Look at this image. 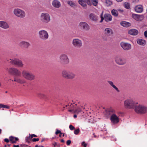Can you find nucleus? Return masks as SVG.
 Wrapping results in <instances>:
<instances>
[{"mask_svg":"<svg viewBox=\"0 0 147 147\" xmlns=\"http://www.w3.org/2000/svg\"><path fill=\"white\" fill-rule=\"evenodd\" d=\"M115 111L112 108H109L105 110L104 114L106 117H108L111 115L110 120L111 123L113 124H117L119 121V117L114 113Z\"/></svg>","mask_w":147,"mask_h":147,"instance_id":"1","label":"nucleus"},{"mask_svg":"<svg viewBox=\"0 0 147 147\" xmlns=\"http://www.w3.org/2000/svg\"><path fill=\"white\" fill-rule=\"evenodd\" d=\"M138 102L132 98L126 100L124 102L125 107L127 109H133L135 108Z\"/></svg>","mask_w":147,"mask_h":147,"instance_id":"2","label":"nucleus"},{"mask_svg":"<svg viewBox=\"0 0 147 147\" xmlns=\"http://www.w3.org/2000/svg\"><path fill=\"white\" fill-rule=\"evenodd\" d=\"M134 111L137 113L144 114L147 112V107L141 104L136 105L134 108Z\"/></svg>","mask_w":147,"mask_h":147,"instance_id":"3","label":"nucleus"},{"mask_svg":"<svg viewBox=\"0 0 147 147\" xmlns=\"http://www.w3.org/2000/svg\"><path fill=\"white\" fill-rule=\"evenodd\" d=\"M22 74L23 76L27 80L31 81L35 78V76L33 74L26 70H23Z\"/></svg>","mask_w":147,"mask_h":147,"instance_id":"4","label":"nucleus"},{"mask_svg":"<svg viewBox=\"0 0 147 147\" xmlns=\"http://www.w3.org/2000/svg\"><path fill=\"white\" fill-rule=\"evenodd\" d=\"M14 14L16 16L20 18H24L26 16V13L23 10L19 8H15L13 11Z\"/></svg>","mask_w":147,"mask_h":147,"instance_id":"5","label":"nucleus"},{"mask_svg":"<svg viewBox=\"0 0 147 147\" xmlns=\"http://www.w3.org/2000/svg\"><path fill=\"white\" fill-rule=\"evenodd\" d=\"M40 20L43 22L47 23L51 20L50 17L47 13H42L40 16Z\"/></svg>","mask_w":147,"mask_h":147,"instance_id":"6","label":"nucleus"},{"mask_svg":"<svg viewBox=\"0 0 147 147\" xmlns=\"http://www.w3.org/2000/svg\"><path fill=\"white\" fill-rule=\"evenodd\" d=\"M5 70L9 73L12 75L17 76H20L21 74V72L17 69L11 67L10 68H6Z\"/></svg>","mask_w":147,"mask_h":147,"instance_id":"7","label":"nucleus"},{"mask_svg":"<svg viewBox=\"0 0 147 147\" xmlns=\"http://www.w3.org/2000/svg\"><path fill=\"white\" fill-rule=\"evenodd\" d=\"M39 37L41 40H45L47 39L49 37L47 32L45 30H41L38 32Z\"/></svg>","mask_w":147,"mask_h":147,"instance_id":"8","label":"nucleus"},{"mask_svg":"<svg viewBox=\"0 0 147 147\" xmlns=\"http://www.w3.org/2000/svg\"><path fill=\"white\" fill-rule=\"evenodd\" d=\"M103 11H102L100 15L101 20L100 21V22H102L104 19L105 21L107 22L111 21L112 19V17L111 15L109 14L106 13L104 15V18L103 17Z\"/></svg>","mask_w":147,"mask_h":147,"instance_id":"9","label":"nucleus"},{"mask_svg":"<svg viewBox=\"0 0 147 147\" xmlns=\"http://www.w3.org/2000/svg\"><path fill=\"white\" fill-rule=\"evenodd\" d=\"M60 61L64 64H68L69 62V60L67 56L65 54H62L59 57Z\"/></svg>","mask_w":147,"mask_h":147,"instance_id":"10","label":"nucleus"},{"mask_svg":"<svg viewBox=\"0 0 147 147\" xmlns=\"http://www.w3.org/2000/svg\"><path fill=\"white\" fill-rule=\"evenodd\" d=\"M115 61L116 63L119 65H123L126 63L125 60L123 57L117 56L115 58Z\"/></svg>","mask_w":147,"mask_h":147,"instance_id":"11","label":"nucleus"},{"mask_svg":"<svg viewBox=\"0 0 147 147\" xmlns=\"http://www.w3.org/2000/svg\"><path fill=\"white\" fill-rule=\"evenodd\" d=\"M11 60L10 62L12 64L16 65L20 67H22L23 65L22 62V61L17 59H10Z\"/></svg>","mask_w":147,"mask_h":147,"instance_id":"12","label":"nucleus"},{"mask_svg":"<svg viewBox=\"0 0 147 147\" xmlns=\"http://www.w3.org/2000/svg\"><path fill=\"white\" fill-rule=\"evenodd\" d=\"M72 43L74 47L77 48H80L82 45V41L78 38L74 39Z\"/></svg>","mask_w":147,"mask_h":147,"instance_id":"13","label":"nucleus"},{"mask_svg":"<svg viewBox=\"0 0 147 147\" xmlns=\"http://www.w3.org/2000/svg\"><path fill=\"white\" fill-rule=\"evenodd\" d=\"M121 47L124 50L127 51L130 49L131 48V45L128 43L122 42L120 44Z\"/></svg>","mask_w":147,"mask_h":147,"instance_id":"14","label":"nucleus"},{"mask_svg":"<svg viewBox=\"0 0 147 147\" xmlns=\"http://www.w3.org/2000/svg\"><path fill=\"white\" fill-rule=\"evenodd\" d=\"M79 26L83 29L88 31L90 29V26L86 22H81L79 24Z\"/></svg>","mask_w":147,"mask_h":147,"instance_id":"15","label":"nucleus"},{"mask_svg":"<svg viewBox=\"0 0 147 147\" xmlns=\"http://www.w3.org/2000/svg\"><path fill=\"white\" fill-rule=\"evenodd\" d=\"M104 34L107 36H110L113 35V32L111 28H107L104 30Z\"/></svg>","mask_w":147,"mask_h":147,"instance_id":"16","label":"nucleus"},{"mask_svg":"<svg viewBox=\"0 0 147 147\" xmlns=\"http://www.w3.org/2000/svg\"><path fill=\"white\" fill-rule=\"evenodd\" d=\"M0 27L4 29H7L9 28V25L6 21H0Z\"/></svg>","mask_w":147,"mask_h":147,"instance_id":"17","label":"nucleus"},{"mask_svg":"<svg viewBox=\"0 0 147 147\" xmlns=\"http://www.w3.org/2000/svg\"><path fill=\"white\" fill-rule=\"evenodd\" d=\"M19 46L22 48H27L30 45V43L25 41L20 42L19 44Z\"/></svg>","mask_w":147,"mask_h":147,"instance_id":"18","label":"nucleus"},{"mask_svg":"<svg viewBox=\"0 0 147 147\" xmlns=\"http://www.w3.org/2000/svg\"><path fill=\"white\" fill-rule=\"evenodd\" d=\"M52 4L53 6L55 8H59L61 6L60 2L57 0H53Z\"/></svg>","mask_w":147,"mask_h":147,"instance_id":"19","label":"nucleus"},{"mask_svg":"<svg viewBox=\"0 0 147 147\" xmlns=\"http://www.w3.org/2000/svg\"><path fill=\"white\" fill-rule=\"evenodd\" d=\"M135 10L136 12L140 13L143 11V7L141 5H138L136 6L135 8Z\"/></svg>","mask_w":147,"mask_h":147,"instance_id":"20","label":"nucleus"},{"mask_svg":"<svg viewBox=\"0 0 147 147\" xmlns=\"http://www.w3.org/2000/svg\"><path fill=\"white\" fill-rule=\"evenodd\" d=\"M76 104H71L70 105H66V106H68V108L69 109V111L71 112L72 111H75V109L76 107Z\"/></svg>","mask_w":147,"mask_h":147,"instance_id":"21","label":"nucleus"},{"mask_svg":"<svg viewBox=\"0 0 147 147\" xmlns=\"http://www.w3.org/2000/svg\"><path fill=\"white\" fill-rule=\"evenodd\" d=\"M89 17L90 19L94 21L97 20L98 19L97 16L92 13L90 14Z\"/></svg>","mask_w":147,"mask_h":147,"instance_id":"22","label":"nucleus"},{"mask_svg":"<svg viewBox=\"0 0 147 147\" xmlns=\"http://www.w3.org/2000/svg\"><path fill=\"white\" fill-rule=\"evenodd\" d=\"M138 31L135 29H131L129 30L128 33L130 34L133 35H136L138 34Z\"/></svg>","mask_w":147,"mask_h":147,"instance_id":"23","label":"nucleus"},{"mask_svg":"<svg viewBox=\"0 0 147 147\" xmlns=\"http://www.w3.org/2000/svg\"><path fill=\"white\" fill-rule=\"evenodd\" d=\"M69 71L67 70H63L62 71L61 74L62 76L66 78L67 79V77H68V75L69 73Z\"/></svg>","mask_w":147,"mask_h":147,"instance_id":"24","label":"nucleus"},{"mask_svg":"<svg viewBox=\"0 0 147 147\" xmlns=\"http://www.w3.org/2000/svg\"><path fill=\"white\" fill-rule=\"evenodd\" d=\"M108 82L109 85L113 88H114L117 92H119V90L118 88L114 84L113 82L110 81H108Z\"/></svg>","mask_w":147,"mask_h":147,"instance_id":"25","label":"nucleus"},{"mask_svg":"<svg viewBox=\"0 0 147 147\" xmlns=\"http://www.w3.org/2000/svg\"><path fill=\"white\" fill-rule=\"evenodd\" d=\"M67 79H73L76 76V74L74 73L69 71Z\"/></svg>","mask_w":147,"mask_h":147,"instance_id":"26","label":"nucleus"},{"mask_svg":"<svg viewBox=\"0 0 147 147\" xmlns=\"http://www.w3.org/2000/svg\"><path fill=\"white\" fill-rule=\"evenodd\" d=\"M120 24L123 27H128L131 26V24L125 21H122L120 23Z\"/></svg>","mask_w":147,"mask_h":147,"instance_id":"27","label":"nucleus"},{"mask_svg":"<svg viewBox=\"0 0 147 147\" xmlns=\"http://www.w3.org/2000/svg\"><path fill=\"white\" fill-rule=\"evenodd\" d=\"M137 43L139 45L144 46L146 43V41L142 39H138L137 40Z\"/></svg>","mask_w":147,"mask_h":147,"instance_id":"28","label":"nucleus"},{"mask_svg":"<svg viewBox=\"0 0 147 147\" xmlns=\"http://www.w3.org/2000/svg\"><path fill=\"white\" fill-rule=\"evenodd\" d=\"M79 3L84 8H86L87 5L83 0H79L78 1Z\"/></svg>","mask_w":147,"mask_h":147,"instance_id":"29","label":"nucleus"},{"mask_svg":"<svg viewBox=\"0 0 147 147\" xmlns=\"http://www.w3.org/2000/svg\"><path fill=\"white\" fill-rule=\"evenodd\" d=\"M10 141L12 143H16L17 141L18 140V138H17L11 137L9 138Z\"/></svg>","mask_w":147,"mask_h":147,"instance_id":"30","label":"nucleus"},{"mask_svg":"<svg viewBox=\"0 0 147 147\" xmlns=\"http://www.w3.org/2000/svg\"><path fill=\"white\" fill-rule=\"evenodd\" d=\"M14 81L21 84L24 83L25 82L24 80L20 78H15Z\"/></svg>","mask_w":147,"mask_h":147,"instance_id":"31","label":"nucleus"},{"mask_svg":"<svg viewBox=\"0 0 147 147\" xmlns=\"http://www.w3.org/2000/svg\"><path fill=\"white\" fill-rule=\"evenodd\" d=\"M132 17L135 19L137 21H139L140 16L136 14H133L132 15Z\"/></svg>","mask_w":147,"mask_h":147,"instance_id":"32","label":"nucleus"},{"mask_svg":"<svg viewBox=\"0 0 147 147\" xmlns=\"http://www.w3.org/2000/svg\"><path fill=\"white\" fill-rule=\"evenodd\" d=\"M112 15L115 16H117L118 15V13L117 10L113 9L111 11Z\"/></svg>","mask_w":147,"mask_h":147,"instance_id":"33","label":"nucleus"},{"mask_svg":"<svg viewBox=\"0 0 147 147\" xmlns=\"http://www.w3.org/2000/svg\"><path fill=\"white\" fill-rule=\"evenodd\" d=\"M67 4L71 7H74L76 6V4L75 3L71 1H68Z\"/></svg>","mask_w":147,"mask_h":147,"instance_id":"34","label":"nucleus"},{"mask_svg":"<svg viewBox=\"0 0 147 147\" xmlns=\"http://www.w3.org/2000/svg\"><path fill=\"white\" fill-rule=\"evenodd\" d=\"M91 1L92 4L94 6H96L98 3V0H91Z\"/></svg>","mask_w":147,"mask_h":147,"instance_id":"35","label":"nucleus"},{"mask_svg":"<svg viewBox=\"0 0 147 147\" xmlns=\"http://www.w3.org/2000/svg\"><path fill=\"white\" fill-rule=\"evenodd\" d=\"M105 3L107 6H109L111 5L112 4V3L111 1L109 0H106Z\"/></svg>","mask_w":147,"mask_h":147,"instance_id":"36","label":"nucleus"},{"mask_svg":"<svg viewBox=\"0 0 147 147\" xmlns=\"http://www.w3.org/2000/svg\"><path fill=\"white\" fill-rule=\"evenodd\" d=\"M124 6L126 8L129 9L130 8L129 3H128L125 2L124 4Z\"/></svg>","mask_w":147,"mask_h":147,"instance_id":"37","label":"nucleus"},{"mask_svg":"<svg viewBox=\"0 0 147 147\" xmlns=\"http://www.w3.org/2000/svg\"><path fill=\"white\" fill-rule=\"evenodd\" d=\"M82 111L81 108L80 107H78L75 109L74 112L76 113H78Z\"/></svg>","mask_w":147,"mask_h":147,"instance_id":"38","label":"nucleus"},{"mask_svg":"<svg viewBox=\"0 0 147 147\" xmlns=\"http://www.w3.org/2000/svg\"><path fill=\"white\" fill-rule=\"evenodd\" d=\"M80 131V130L78 128L77 129L75 130L74 132V134L76 135H77L79 132Z\"/></svg>","mask_w":147,"mask_h":147,"instance_id":"39","label":"nucleus"},{"mask_svg":"<svg viewBox=\"0 0 147 147\" xmlns=\"http://www.w3.org/2000/svg\"><path fill=\"white\" fill-rule=\"evenodd\" d=\"M86 2L87 4L89 5H92V3L90 2V0H84Z\"/></svg>","mask_w":147,"mask_h":147,"instance_id":"40","label":"nucleus"},{"mask_svg":"<svg viewBox=\"0 0 147 147\" xmlns=\"http://www.w3.org/2000/svg\"><path fill=\"white\" fill-rule=\"evenodd\" d=\"M69 128L71 130H72L74 129V127L71 125H70L69 126Z\"/></svg>","mask_w":147,"mask_h":147,"instance_id":"41","label":"nucleus"},{"mask_svg":"<svg viewBox=\"0 0 147 147\" xmlns=\"http://www.w3.org/2000/svg\"><path fill=\"white\" fill-rule=\"evenodd\" d=\"M71 141L70 140H68L66 142L68 146H69L71 144Z\"/></svg>","mask_w":147,"mask_h":147,"instance_id":"42","label":"nucleus"},{"mask_svg":"<svg viewBox=\"0 0 147 147\" xmlns=\"http://www.w3.org/2000/svg\"><path fill=\"white\" fill-rule=\"evenodd\" d=\"M82 145L84 147H86L87 144H86L85 143V142H82Z\"/></svg>","mask_w":147,"mask_h":147,"instance_id":"43","label":"nucleus"},{"mask_svg":"<svg viewBox=\"0 0 147 147\" xmlns=\"http://www.w3.org/2000/svg\"><path fill=\"white\" fill-rule=\"evenodd\" d=\"M56 131L55 132V134L56 135H57L58 134L60 133L61 132V131L60 130H59L57 129H56Z\"/></svg>","mask_w":147,"mask_h":147,"instance_id":"44","label":"nucleus"},{"mask_svg":"<svg viewBox=\"0 0 147 147\" xmlns=\"http://www.w3.org/2000/svg\"><path fill=\"white\" fill-rule=\"evenodd\" d=\"M39 140V139L38 138H34L32 139V141L33 142H36L38 141Z\"/></svg>","mask_w":147,"mask_h":147,"instance_id":"45","label":"nucleus"},{"mask_svg":"<svg viewBox=\"0 0 147 147\" xmlns=\"http://www.w3.org/2000/svg\"><path fill=\"white\" fill-rule=\"evenodd\" d=\"M30 136L31 138H32L33 137H37V136L36 135L34 134H32L31 135H30Z\"/></svg>","mask_w":147,"mask_h":147,"instance_id":"46","label":"nucleus"},{"mask_svg":"<svg viewBox=\"0 0 147 147\" xmlns=\"http://www.w3.org/2000/svg\"><path fill=\"white\" fill-rule=\"evenodd\" d=\"M144 35L146 37H147V31H146L144 32Z\"/></svg>","mask_w":147,"mask_h":147,"instance_id":"47","label":"nucleus"},{"mask_svg":"<svg viewBox=\"0 0 147 147\" xmlns=\"http://www.w3.org/2000/svg\"><path fill=\"white\" fill-rule=\"evenodd\" d=\"M3 108L8 109L9 108V106H8L7 105H4Z\"/></svg>","mask_w":147,"mask_h":147,"instance_id":"48","label":"nucleus"},{"mask_svg":"<svg viewBox=\"0 0 147 147\" xmlns=\"http://www.w3.org/2000/svg\"><path fill=\"white\" fill-rule=\"evenodd\" d=\"M111 140H113V141H116V138H115V137H113L112 136V139H111Z\"/></svg>","mask_w":147,"mask_h":147,"instance_id":"49","label":"nucleus"},{"mask_svg":"<svg viewBox=\"0 0 147 147\" xmlns=\"http://www.w3.org/2000/svg\"><path fill=\"white\" fill-rule=\"evenodd\" d=\"M4 141L5 142H7V143H8L9 142V140L7 139V138H5V139H4Z\"/></svg>","mask_w":147,"mask_h":147,"instance_id":"50","label":"nucleus"},{"mask_svg":"<svg viewBox=\"0 0 147 147\" xmlns=\"http://www.w3.org/2000/svg\"><path fill=\"white\" fill-rule=\"evenodd\" d=\"M3 105H4L3 104H0V109L1 108H3Z\"/></svg>","mask_w":147,"mask_h":147,"instance_id":"51","label":"nucleus"},{"mask_svg":"<svg viewBox=\"0 0 147 147\" xmlns=\"http://www.w3.org/2000/svg\"><path fill=\"white\" fill-rule=\"evenodd\" d=\"M13 147H20L19 146V145H13Z\"/></svg>","mask_w":147,"mask_h":147,"instance_id":"52","label":"nucleus"},{"mask_svg":"<svg viewBox=\"0 0 147 147\" xmlns=\"http://www.w3.org/2000/svg\"><path fill=\"white\" fill-rule=\"evenodd\" d=\"M25 146V145L24 144H21L20 146L22 147H23L24 146Z\"/></svg>","mask_w":147,"mask_h":147,"instance_id":"53","label":"nucleus"},{"mask_svg":"<svg viewBox=\"0 0 147 147\" xmlns=\"http://www.w3.org/2000/svg\"><path fill=\"white\" fill-rule=\"evenodd\" d=\"M77 117V116L76 115H74V118H76V117Z\"/></svg>","mask_w":147,"mask_h":147,"instance_id":"54","label":"nucleus"},{"mask_svg":"<svg viewBox=\"0 0 147 147\" xmlns=\"http://www.w3.org/2000/svg\"><path fill=\"white\" fill-rule=\"evenodd\" d=\"M123 0H116V1L117 2H121V1Z\"/></svg>","mask_w":147,"mask_h":147,"instance_id":"55","label":"nucleus"},{"mask_svg":"<svg viewBox=\"0 0 147 147\" xmlns=\"http://www.w3.org/2000/svg\"><path fill=\"white\" fill-rule=\"evenodd\" d=\"M61 142H64V140H61Z\"/></svg>","mask_w":147,"mask_h":147,"instance_id":"56","label":"nucleus"},{"mask_svg":"<svg viewBox=\"0 0 147 147\" xmlns=\"http://www.w3.org/2000/svg\"><path fill=\"white\" fill-rule=\"evenodd\" d=\"M60 136H61V134H63V133L60 132Z\"/></svg>","mask_w":147,"mask_h":147,"instance_id":"57","label":"nucleus"},{"mask_svg":"<svg viewBox=\"0 0 147 147\" xmlns=\"http://www.w3.org/2000/svg\"><path fill=\"white\" fill-rule=\"evenodd\" d=\"M39 146H38V145H36L35 146V147H39Z\"/></svg>","mask_w":147,"mask_h":147,"instance_id":"58","label":"nucleus"},{"mask_svg":"<svg viewBox=\"0 0 147 147\" xmlns=\"http://www.w3.org/2000/svg\"><path fill=\"white\" fill-rule=\"evenodd\" d=\"M39 147H44L43 146H39Z\"/></svg>","mask_w":147,"mask_h":147,"instance_id":"59","label":"nucleus"},{"mask_svg":"<svg viewBox=\"0 0 147 147\" xmlns=\"http://www.w3.org/2000/svg\"><path fill=\"white\" fill-rule=\"evenodd\" d=\"M1 130L0 129V134L1 133Z\"/></svg>","mask_w":147,"mask_h":147,"instance_id":"60","label":"nucleus"},{"mask_svg":"<svg viewBox=\"0 0 147 147\" xmlns=\"http://www.w3.org/2000/svg\"><path fill=\"white\" fill-rule=\"evenodd\" d=\"M63 134V136H64V134H63H63Z\"/></svg>","mask_w":147,"mask_h":147,"instance_id":"61","label":"nucleus"},{"mask_svg":"<svg viewBox=\"0 0 147 147\" xmlns=\"http://www.w3.org/2000/svg\"><path fill=\"white\" fill-rule=\"evenodd\" d=\"M1 86V83H0V86Z\"/></svg>","mask_w":147,"mask_h":147,"instance_id":"62","label":"nucleus"},{"mask_svg":"<svg viewBox=\"0 0 147 147\" xmlns=\"http://www.w3.org/2000/svg\"><path fill=\"white\" fill-rule=\"evenodd\" d=\"M7 91L6 92V93H7Z\"/></svg>","mask_w":147,"mask_h":147,"instance_id":"63","label":"nucleus"},{"mask_svg":"<svg viewBox=\"0 0 147 147\" xmlns=\"http://www.w3.org/2000/svg\"><path fill=\"white\" fill-rule=\"evenodd\" d=\"M43 140L42 141V142H43Z\"/></svg>","mask_w":147,"mask_h":147,"instance_id":"64","label":"nucleus"}]
</instances>
